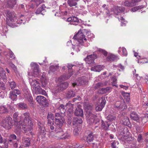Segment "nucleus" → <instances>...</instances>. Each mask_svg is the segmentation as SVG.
<instances>
[{
  "mask_svg": "<svg viewBox=\"0 0 148 148\" xmlns=\"http://www.w3.org/2000/svg\"><path fill=\"white\" fill-rule=\"evenodd\" d=\"M18 117V113H15L13 115V120L15 122V124L17 125V128H18L19 130L23 129L25 132L28 131L29 133H31V131L33 126V123L29 113H24L20 117V120L19 121Z\"/></svg>",
  "mask_w": 148,
  "mask_h": 148,
  "instance_id": "obj_1",
  "label": "nucleus"
},
{
  "mask_svg": "<svg viewBox=\"0 0 148 148\" xmlns=\"http://www.w3.org/2000/svg\"><path fill=\"white\" fill-rule=\"evenodd\" d=\"M55 131L56 135L58 138L66 139L70 137L68 133H64L62 127L64 121L63 117L60 114L56 113L55 117Z\"/></svg>",
  "mask_w": 148,
  "mask_h": 148,
  "instance_id": "obj_2",
  "label": "nucleus"
},
{
  "mask_svg": "<svg viewBox=\"0 0 148 148\" xmlns=\"http://www.w3.org/2000/svg\"><path fill=\"white\" fill-rule=\"evenodd\" d=\"M74 39H75V40H77L78 44L74 45L73 47V48L74 50L78 52L80 51L81 48V46H84L87 47L89 45L87 42L86 39L85 38V36L83 33L80 31H79L73 37Z\"/></svg>",
  "mask_w": 148,
  "mask_h": 148,
  "instance_id": "obj_3",
  "label": "nucleus"
},
{
  "mask_svg": "<svg viewBox=\"0 0 148 148\" xmlns=\"http://www.w3.org/2000/svg\"><path fill=\"white\" fill-rule=\"evenodd\" d=\"M68 85V83L67 82H61L52 90V92L55 95H56L58 93L66 88Z\"/></svg>",
  "mask_w": 148,
  "mask_h": 148,
  "instance_id": "obj_4",
  "label": "nucleus"
},
{
  "mask_svg": "<svg viewBox=\"0 0 148 148\" xmlns=\"http://www.w3.org/2000/svg\"><path fill=\"white\" fill-rule=\"evenodd\" d=\"M31 66L33 69L34 76L35 77H38L40 74L39 66L34 63H32Z\"/></svg>",
  "mask_w": 148,
  "mask_h": 148,
  "instance_id": "obj_5",
  "label": "nucleus"
},
{
  "mask_svg": "<svg viewBox=\"0 0 148 148\" xmlns=\"http://www.w3.org/2000/svg\"><path fill=\"white\" fill-rule=\"evenodd\" d=\"M29 81L32 90L36 89V88L40 85L39 81L37 79H30Z\"/></svg>",
  "mask_w": 148,
  "mask_h": 148,
  "instance_id": "obj_6",
  "label": "nucleus"
},
{
  "mask_svg": "<svg viewBox=\"0 0 148 148\" xmlns=\"http://www.w3.org/2000/svg\"><path fill=\"white\" fill-rule=\"evenodd\" d=\"M24 96L29 102L31 106H33L34 104L33 99L32 96L30 92L27 90H25L24 91Z\"/></svg>",
  "mask_w": 148,
  "mask_h": 148,
  "instance_id": "obj_7",
  "label": "nucleus"
},
{
  "mask_svg": "<svg viewBox=\"0 0 148 148\" xmlns=\"http://www.w3.org/2000/svg\"><path fill=\"white\" fill-rule=\"evenodd\" d=\"M100 101H101L100 104L99 105L96 107V110L97 111L101 110L104 107L106 104V101L104 98L101 97L100 99Z\"/></svg>",
  "mask_w": 148,
  "mask_h": 148,
  "instance_id": "obj_8",
  "label": "nucleus"
},
{
  "mask_svg": "<svg viewBox=\"0 0 148 148\" xmlns=\"http://www.w3.org/2000/svg\"><path fill=\"white\" fill-rule=\"evenodd\" d=\"M67 21L68 22H70V24L71 25H77L79 22L78 18L76 16H73L68 18Z\"/></svg>",
  "mask_w": 148,
  "mask_h": 148,
  "instance_id": "obj_9",
  "label": "nucleus"
},
{
  "mask_svg": "<svg viewBox=\"0 0 148 148\" xmlns=\"http://www.w3.org/2000/svg\"><path fill=\"white\" fill-rule=\"evenodd\" d=\"M41 81L42 83V87H44L46 86L48 82V79L46 76V73L45 72H43L41 77Z\"/></svg>",
  "mask_w": 148,
  "mask_h": 148,
  "instance_id": "obj_10",
  "label": "nucleus"
},
{
  "mask_svg": "<svg viewBox=\"0 0 148 148\" xmlns=\"http://www.w3.org/2000/svg\"><path fill=\"white\" fill-rule=\"evenodd\" d=\"M20 93V92L18 90H14L10 93V98L13 101H16L17 99L16 95H19Z\"/></svg>",
  "mask_w": 148,
  "mask_h": 148,
  "instance_id": "obj_11",
  "label": "nucleus"
},
{
  "mask_svg": "<svg viewBox=\"0 0 148 148\" xmlns=\"http://www.w3.org/2000/svg\"><path fill=\"white\" fill-rule=\"evenodd\" d=\"M97 58L96 55L93 54L87 56V58L86 59V61L89 64L93 63L95 60Z\"/></svg>",
  "mask_w": 148,
  "mask_h": 148,
  "instance_id": "obj_12",
  "label": "nucleus"
},
{
  "mask_svg": "<svg viewBox=\"0 0 148 148\" xmlns=\"http://www.w3.org/2000/svg\"><path fill=\"white\" fill-rule=\"evenodd\" d=\"M36 101L40 105L42 106L45 104L46 102V99L43 96H38L36 97Z\"/></svg>",
  "mask_w": 148,
  "mask_h": 148,
  "instance_id": "obj_13",
  "label": "nucleus"
},
{
  "mask_svg": "<svg viewBox=\"0 0 148 148\" xmlns=\"http://www.w3.org/2000/svg\"><path fill=\"white\" fill-rule=\"evenodd\" d=\"M125 8H124L116 6H114L111 9V11L116 14L120 12H123Z\"/></svg>",
  "mask_w": 148,
  "mask_h": 148,
  "instance_id": "obj_14",
  "label": "nucleus"
},
{
  "mask_svg": "<svg viewBox=\"0 0 148 148\" xmlns=\"http://www.w3.org/2000/svg\"><path fill=\"white\" fill-rule=\"evenodd\" d=\"M32 90L33 92H34L36 93L42 94L44 95H46V92L40 88V85L38 87Z\"/></svg>",
  "mask_w": 148,
  "mask_h": 148,
  "instance_id": "obj_15",
  "label": "nucleus"
},
{
  "mask_svg": "<svg viewBox=\"0 0 148 148\" xmlns=\"http://www.w3.org/2000/svg\"><path fill=\"white\" fill-rule=\"evenodd\" d=\"M130 118L137 122L139 121V117L136 112H132L130 116Z\"/></svg>",
  "mask_w": 148,
  "mask_h": 148,
  "instance_id": "obj_16",
  "label": "nucleus"
},
{
  "mask_svg": "<svg viewBox=\"0 0 148 148\" xmlns=\"http://www.w3.org/2000/svg\"><path fill=\"white\" fill-rule=\"evenodd\" d=\"M122 4L126 7H132L135 6L136 5V3L132 0L131 2L128 1H125L124 2L122 3Z\"/></svg>",
  "mask_w": 148,
  "mask_h": 148,
  "instance_id": "obj_17",
  "label": "nucleus"
},
{
  "mask_svg": "<svg viewBox=\"0 0 148 148\" xmlns=\"http://www.w3.org/2000/svg\"><path fill=\"white\" fill-rule=\"evenodd\" d=\"M116 107L119 109L123 110L126 108V106L125 102H118L116 103Z\"/></svg>",
  "mask_w": 148,
  "mask_h": 148,
  "instance_id": "obj_18",
  "label": "nucleus"
},
{
  "mask_svg": "<svg viewBox=\"0 0 148 148\" xmlns=\"http://www.w3.org/2000/svg\"><path fill=\"white\" fill-rule=\"evenodd\" d=\"M83 122L82 119L79 118H74L73 120V124L77 126L79 124H81Z\"/></svg>",
  "mask_w": 148,
  "mask_h": 148,
  "instance_id": "obj_19",
  "label": "nucleus"
},
{
  "mask_svg": "<svg viewBox=\"0 0 148 148\" xmlns=\"http://www.w3.org/2000/svg\"><path fill=\"white\" fill-rule=\"evenodd\" d=\"M112 88L110 87H108L106 88H103L99 90V92L101 94L108 93L112 90Z\"/></svg>",
  "mask_w": 148,
  "mask_h": 148,
  "instance_id": "obj_20",
  "label": "nucleus"
},
{
  "mask_svg": "<svg viewBox=\"0 0 148 148\" xmlns=\"http://www.w3.org/2000/svg\"><path fill=\"white\" fill-rule=\"evenodd\" d=\"M2 126L6 129L9 130V120L8 118L3 120L2 121Z\"/></svg>",
  "mask_w": 148,
  "mask_h": 148,
  "instance_id": "obj_21",
  "label": "nucleus"
},
{
  "mask_svg": "<svg viewBox=\"0 0 148 148\" xmlns=\"http://www.w3.org/2000/svg\"><path fill=\"white\" fill-rule=\"evenodd\" d=\"M30 140L29 138H23L22 139V143L25 147H28L30 145Z\"/></svg>",
  "mask_w": 148,
  "mask_h": 148,
  "instance_id": "obj_22",
  "label": "nucleus"
},
{
  "mask_svg": "<svg viewBox=\"0 0 148 148\" xmlns=\"http://www.w3.org/2000/svg\"><path fill=\"white\" fill-rule=\"evenodd\" d=\"M89 116L88 118L89 119V122H91V123H94V121L95 119L96 116L95 115L93 114L91 112H89L88 114ZM90 124V123H89ZM91 124H92L91 123Z\"/></svg>",
  "mask_w": 148,
  "mask_h": 148,
  "instance_id": "obj_23",
  "label": "nucleus"
},
{
  "mask_svg": "<svg viewBox=\"0 0 148 148\" xmlns=\"http://www.w3.org/2000/svg\"><path fill=\"white\" fill-rule=\"evenodd\" d=\"M103 66L100 65L94 66L91 68V70L94 71L99 72L103 69Z\"/></svg>",
  "mask_w": 148,
  "mask_h": 148,
  "instance_id": "obj_24",
  "label": "nucleus"
},
{
  "mask_svg": "<svg viewBox=\"0 0 148 148\" xmlns=\"http://www.w3.org/2000/svg\"><path fill=\"white\" fill-rule=\"evenodd\" d=\"M74 105L72 104L70 101H69L66 105V110L70 112H72L73 111Z\"/></svg>",
  "mask_w": 148,
  "mask_h": 148,
  "instance_id": "obj_25",
  "label": "nucleus"
},
{
  "mask_svg": "<svg viewBox=\"0 0 148 148\" xmlns=\"http://www.w3.org/2000/svg\"><path fill=\"white\" fill-rule=\"evenodd\" d=\"M74 114L76 116H82L83 115V112L82 109L78 108L76 109Z\"/></svg>",
  "mask_w": 148,
  "mask_h": 148,
  "instance_id": "obj_26",
  "label": "nucleus"
},
{
  "mask_svg": "<svg viewBox=\"0 0 148 148\" xmlns=\"http://www.w3.org/2000/svg\"><path fill=\"white\" fill-rule=\"evenodd\" d=\"M122 124L125 125H128L130 124L128 118L126 116L123 117L122 119Z\"/></svg>",
  "mask_w": 148,
  "mask_h": 148,
  "instance_id": "obj_27",
  "label": "nucleus"
},
{
  "mask_svg": "<svg viewBox=\"0 0 148 148\" xmlns=\"http://www.w3.org/2000/svg\"><path fill=\"white\" fill-rule=\"evenodd\" d=\"M94 139V136L93 133L90 132L88 136L86 137V140L88 143L90 142L93 140Z\"/></svg>",
  "mask_w": 148,
  "mask_h": 148,
  "instance_id": "obj_28",
  "label": "nucleus"
},
{
  "mask_svg": "<svg viewBox=\"0 0 148 148\" xmlns=\"http://www.w3.org/2000/svg\"><path fill=\"white\" fill-rule=\"evenodd\" d=\"M73 75V73H69V75H66V76H63L60 77L58 79V81L60 82L61 79L62 80H66L69 78Z\"/></svg>",
  "mask_w": 148,
  "mask_h": 148,
  "instance_id": "obj_29",
  "label": "nucleus"
},
{
  "mask_svg": "<svg viewBox=\"0 0 148 148\" xmlns=\"http://www.w3.org/2000/svg\"><path fill=\"white\" fill-rule=\"evenodd\" d=\"M122 50V55L123 56H126L127 55V52L126 49L124 47L121 48V47L119 48V50L118 51V52L119 53H120L121 51Z\"/></svg>",
  "mask_w": 148,
  "mask_h": 148,
  "instance_id": "obj_30",
  "label": "nucleus"
},
{
  "mask_svg": "<svg viewBox=\"0 0 148 148\" xmlns=\"http://www.w3.org/2000/svg\"><path fill=\"white\" fill-rule=\"evenodd\" d=\"M116 56L113 54L109 55L107 58V60L109 61H112L116 60Z\"/></svg>",
  "mask_w": 148,
  "mask_h": 148,
  "instance_id": "obj_31",
  "label": "nucleus"
},
{
  "mask_svg": "<svg viewBox=\"0 0 148 148\" xmlns=\"http://www.w3.org/2000/svg\"><path fill=\"white\" fill-rule=\"evenodd\" d=\"M58 109L60 110V111L62 113H64L66 110V105L64 106L63 104L60 105L58 108Z\"/></svg>",
  "mask_w": 148,
  "mask_h": 148,
  "instance_id": "obj_32",
  "label": "nucleus"
},
{
  "mask_svg": "<svg viewBox=\"0 0 148 148\" xmlns=\"http://www.w3.org/2000/svg\"><path fill=\"white\" fill-rule=\"evenodd\" d=\"M109 125L106 122H104L103 121L101 122V127L102 128L105 130H107L108 129Z\"/></svg>",
  "mask_w": 148,
  "mask_h": 148,
  "instance_id": "obj_33",
  "label": "nucleus"
},
{
  "mask_svg": "<svg viewBox=\"0 0 148 148\" xmlns=\"http://www.w3.org/2000/svg\"><path fill=\"white\" fill-rule=\"evenodd\" d=\"M0 76L3 79H5L6 78L5 71L1 67H0Z\"/></svg>",
  "mask_w": 148,
  "mask_h": 148,
  "instance_id": "obj_34",
  "label": "nucleus"
},
{
  "mask_svg": "<svg viewBox=\"0 0 148 148\" xmlns=\"http://www.w3.org/2000/svg\"><path fill=\"white\" fill-rule=\"evenodd\" d=\"M8 112V110L5 106H0V113L3 114Z\"/></svg>",
  "mask_w": 148,
  "mask_h": 148,
  "instance_id": "obj_35",
  "label": "nucleus"
},
{
  "mask_svg": "<svg viewBox=\"0 0 148 148\" xmlns=\"http://www.w3.org/2000/svg\"><path fill=\"white\" fill-rule=\"evenodd\" d=\"M19 108L21 110L27 109V105L24 103H20L18 104Z\"/></svg>",
  "mask_w": 148,
  "mask_h": 148,
  "instance_id": "obj_36",
  "label": "nucleus"
},
{
  "mask_svg": "<svg viewBox=\"0 0 148 148\" xmlns=\"http://www.w3.org/2000/svg\"><path fill=\"white\" fill-rule=\"evenodd\" d=\"M45 5L44 4L42 5L40 7L38 8L36 11L35 13L38 14H40L41 12L45 9Z\"/></svg>",
  "mask_w": 148,
  "mask_h": 148,
  "instance_id": "obj_37",
  "label": "nucleus"
},
{
  "mask_svg": "<svg viewBox=\"0 0 148 148\" xmlns=\"http://www.w3.org/2000/svg\"><path fill=\"white\" fill-rule=\"evenodd\" d=\"M10 21H11L13 22L16 21V14L13 12L10 13Z\"/></svg>",
  "mask_w": 148,
  "mask_h": 148,
  "instance_id": "obj_38",
  "label": "nucleus"
},
{
  "mask_svg": "<svg viewBox=\"0 0 148 148\" xmlns=\"http://www.w3.org/2000/svg\"><path fill=\"white\" fill-rule=\"evenodd\" d=\"M38 127L39 128L40 131L41 133H44L45 128L44 125L40 123H38Z\"/></svg>",
  "mask_w": 148,
  "mask_h": 148,
  "instance_id": "obj_39",
  "label": "nucleus"
},
{
  "mask_svg": "<svg viewBox=\"0 0 148 148\" xmlns=\"http://www.w3.org/2000/svg\"><path fill=\"white\" fill-rule=\"evenodd\" d=\"M67 3L70 7H72L76 6L77 3L74 0H68Z\"/></svg>",
  "mask_w": 148,
  "mask_h": 148,
  "instance_id": "obj_40",
  "label": "nucleus"
},
{
  "mask_svg": "<svg viewBox=\"0 0 148 148\" xmlns=\"http://www.w3.org/2000/svg\"><path fill=\"white\" fill-rule=\"evenodd\" d=\"M75 95V92L72 90H70L67 93V96L68 97L71 98L73 97Z\"/></svg>",
  "mask_w": 148,
  "mask_h": 148,
  "instance_id": "obj_41",
  "label": "nucleus"
},
{
  "mask_svg": "<svg viewBox=\"0 0 148 148\" xmlns=\"http://www.w3.org/2000/svg\"><path fill=\"white\" fill-rule=\"evenodd\" d=\"M115 119L116 116L114 114H110L107 117V119L110 121L114 120Z\"/></svg>",
  "mask_w": 148,
  "mask_h": 148,
  "instance_id": "obj_42",
  "label": "nucleus"
},
{
  "mask_svg": "<svg viewBox=\"0 0 148 148\" xmlns=\"http://www.w3.org/2000/svg\"><path fill=\"white\" fill-rule=\"evenodd\" d=\"M124 98L127 103H129L130 101V95L129 93H125L123 94Z\"/></svg>",
  "mask_w": 148,
  "mask_h": 148,
  "instance_id": "obj_43",
  "label": "nucleus"
},
{
  "mask_svg": "<svg viewBox=\"0 0 148 148\" xmlns=\"http://www.w3.org/2000/svg\"><path fill=\"white\" fill-rule=\"evenodd\" d=\"M121 139L123 140L126 139L128 137V134H125L124 131H122L121 132Z\"/></svg>",
  "mask_w": 148,
  "mask_h": 148,
  "instance_id": "obj_44",
  "label": "nucleus"
},
{
  "mask_svg": "<svg viewBox=\"0 0 148 148\" xmlns=\"http://www.w3.org/2000/svg\"><path fill=\"white\" fill-rule=\"evenodd\" d=\"M58 68V66L57 65H52L50 66L49 69L51 71L53 72L57 70Z\"/></svg>",
  "mask_w": 148,
  "mask_h": 148,
  "instance_id": "obj_45",
  "label": "nucleus"
},
{
  "mask_svg": "<svg viewBox=\"0 0 148 148\" xmlns=\"http://www.w3.org/2000/svg\"><path fill=\"white\" fill-rule=\"evenodd\" d=\"M119 143L118 141L114 140L111 143V146L112 148H118L117 145Z\"/></svg>",
  "mask_w": 148,
  "mask_h": 148,
  "instance_id": "obj_46",
  "label": "nucleus"
},
{
  "mask_svg": "<svg viewBox=\"0 0 148 148\" xmlns=\"http://www.w3.org/2000/svg\"><path fill=\"white\" fill-rule=\"evenodd\" d=\"M16 0H10V8H13L16 4Z\"/></svg>",
  "mask_w": 148,
  "mask_h": 148,
  "instance_id": "obj_47",
  "label": "nucleus"
},
{
  "mask_svg": "<svg viewBox=\"0 0 148 148\" xmlns=\"http://www.w3.org/2000/svg\"><path fill=\"white\" fill-rule=\"evenodd\" d=\"M104 85V84L102 83L101 82H99L96 84L94 86V88L95 89H98L101 87L103 86Z\"/></svg>",
  "mask_w": 148,
  "mask_h": 148,
  "instance_id": "obj_48",
  "label": "nucleus"
},
{
  "mask_svg": "<svg viewBox=\"0 0 148 148\" xmlns=\"http://www.w3.org/2000/svg\"><path fill=\"white\" fill-rule=\"evenodd\" d=\"M111 80L112 81V86L118 87V86L116 85L117 83V79L116 77H112Z\"/></svg>",
  "mask_w": 148,
  "mask_h": 148,
  "instance_id": "obj_49",
  "label": "nucleus"
},
{
  "mask_svg": "<svg viewBox=\"0 0 148 148\" xmlns=\"http://www.w3.org/2000/svg\"><path fill=\"white\" fill-rule=\"evenodd\" d=\"M11 66L13 69L14 72L16 73L18 72L15 66L12 63H10V66Z\"/></svg>",
  "mask_w": 148,
  "mask_h": 148,
  "instance_id": "obj_50",
  "label": "nucleus"
},
{
  "mask_svg": "<svg viewBox=\"0 0 148 148\" xmlns=\"http://www.w3.org/2000/svg\"><path fill=\"white\" fill-rule=\"evenodd\" d=\"M47 119L48 120H51V121H53L54 119V116L53 114L49 113L47 116Z\"/></svg>",
  "mask_w": 148,
  "mask_h": 148,
  "instance_id": "obj_51",
  "label": "nucleus"
},
{
  "mask_svg": "<svg viewBox=\"0 0 148 148\" xmlns=\"http://www.w3.org/2000/svg\"><path fill=\"white\" fill-rule=\"evenodd\" d=\"M142 8L141 6H136L132 8V12H135L137 11L138 10L141 9Z\"/></svg>",
  "mask_w": 148,
  "mask_h": 148,
  "instance_id": "obj_52",
  "label": "nucleus"
},
{
  "mask_svg": "<svg viewBox=\"0 0 148 148\" xmlns=\"http://www.w3.org/2000/svg\"><path fill=\"white\" fill-rule=\"evenodd\" d=\"M10 58H12V59L13 60H14L15 62H16L15 60V57L13 53L10 50Z\"/></svg>",
  "mask_w": 148,
  "mask_h": 148,
  "instance_id": "obj_53",
  "label": "nucleus"
},
{
  "mask_svg": "<svg viewBox=\"0 0 148 148\" xmlns=\"http://www.w3.org/2000/svg\"><path fill=\"white\" fill-rule=\"evenodd\" d=\"M16 84L14 82L12 81L10 83V87L12 89L16 87Z\"/></svg>",
  "mask_w": 148,
  "mask_h": 148,
  "instance_id": "obj_54",
  "label": "nucleus"
},
{
  "mask_svg": "<svg viewBox=\"0 0 148 148\" xmlns=\"http://www.w3.org/2000/svg\"><path fill=\"white\" fill-rule=\"evenodd\" d=\"M99 51L100 52L103 53L105 56H106L107 55V52L104 50H103L102 49H99Z\"/></svg>",
  "mask_w": 148,
  "mask_h": 148,
  "instance_id": "obj_55",
  "label": "nucleus"
},
{
  "mask_svg": "<svg viewBox=\"0 0 148 148\" xmlns=\"http://www.w3.org/2000/svg\"><path fill=\"white\" fill-rule=\"evenodd\" d=\"M33 1L36 3L37 6L41 3L40 0H33Z\"/></svg>",
  "mask_w": 148,
  "mask_h": 148,
  "instance_id": "obj_56",
  "label": "nucleus"
},
{
  "mask_svg": "<svg viewBox=\"0 0 148 148\" xmlns=\"http://www.w3.org/2000/svg\"><path fill=\"white\" fill-rule=\"evenodd\" d=\"M142 136L141 134H139L137 140L138 142H140L141 140H142Z\"/></svg>",
  "mask_w": 148,
  "mask_h": 148,
  "instance_id": "obj_57",
  "label": "nucleus"
},
{
  "mask_svg": "<svg viewBox=\"0 0 148 148\" xmlns=\"http://www.w3.org/2000/svg\"><path fill=\"white\" fill-rule=\"evenodd\" d=\"M12 138V139H15L16 138V136L14 134H12L10 135V139Z\"/></svg>",
  "mask_w": 148,
  "mask_h": 148,
  "instance_id": "obj_58",
  "label": "nucleus"
},
{
  "mask_svg": "<svg viewBox=\"0 0 148 148\" xmlns=\"http://www.w3.org/2000/svg\"><path fill=\"white\" fill-rule=\"evenodd\" d=\"M102 7L104 9V10H108V6L105 4H104L102 6Z\"/></svg>",
  "mask_w": 148,
  "mask_h": 148,
  "instance_id": "obj_59",
  "label": "nucleus"
},
{
  "mask_svg": "<svg viewBox=\"0 0 148 148\" xmlns=\"http://www.w3.org/2000/svg\"><path fill=\"white\" fill-rule=\"evenodd\" d=\"M119 86L120 87L123 88L124 89H125V90H127V89H128V86H124L123 85H119Z\"/></svg>",
  "mask_w": 148,
  "mask_h": 148,
  "instance_id": "obj_60",
  "label": "nucleus"
},
{
  "mask_svg": "<svg viewBox=\"0 0 148 148\" xmlns=\"http://www.w3.org/2000/svg\"><path fill=\"white\" fill-rule=\"evenodd\" d=\"M9 14H8V12H7V17H6V22L7 23L8 25L9 26V23H8V20H9Z\"/></svg>",
  "mask_w": 148,
  "mask_h": 148,
  "instance_id": "obj_61",
  "label": "nucleus"
},
{
  "mask_svg": "<svg viewBox=\"0 0 148 148\" xmlns=\"http://www.w3.org/2000/svg\"><path fill=\"white\" fill-rule=\"evenodd\" d=\"M48 125H53V121H51V120H48Z\"/></svg>",
  "mask_w": 148,
  "mask_h": 148,
  "instance_id": "obj_62",
  "label": "nucleus"
},
{
  "mask_svg": "<svg viewBox=\"0 0 148 148\" xmlns=\"http://www.w3.org/2000/svg\"><path fill=\"white\" fill-rule=\"evenodd\" d=\"M0 87L2 88L3 89H4V84L3 83H1V82H0Z\"/></svg>",
  "mask_w": 148,
  "mask_h": 148,
  "instance_id": "obj_63",
  "label": "nucleus"
},
{
  "mask_svg": "<svg viewBox=\"0 0 148 148\" xmlns=\"http://www.w3.org/2000/svg\"><path fill=\"white\" fill-rule=\"evenodd\" d=\"M73 66L71 64H68L67 66L69 69H71Z\"/></svg>",
  "mask_w": 148,
  "mask_h": 148,
  "instance_id": "obj_64",
  "label": "nucleus"
}]
</instances>
